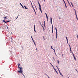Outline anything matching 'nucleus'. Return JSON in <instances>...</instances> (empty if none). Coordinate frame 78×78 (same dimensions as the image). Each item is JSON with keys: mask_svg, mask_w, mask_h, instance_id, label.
Listing matches in <instances>:
<instances>
[{"mask_svg": "<svg viewBox=\"0 0 78 78\" xmlns=\"http://www.w3.org/2000/svg\"><path fill=\"white\" fill-rule=\"evenodd\" d=\"M22 68L21 67H20V71H19V73H20L21 74H22L23 76H24V75L23 74V71L22 70Z\"/></svg>", "mask_w": 78, "mask_h": 78, "instance_id": "1", "label": "nucleus"}, {"mask_svg": "<svg viewBox=\"0 0 78 78\" xmlns=\"http://www.w3.org/2000/svg\"><path fill=\"white\" fill-rule=\"evenodd\" d=\"M32 6L33 9H34V11L35 15H36V11H35V9H34V7H33V5H32Z\"/></svg>", "mask_w": 78, "mask_h": 78, "instance_id": "2", "label": "nucleus"}, {"mask_svg": "<svg viewBox=\"0 0 78 78\" xmlns=\"http://www.w3.org/2000/svg\"><path fill=\"white\" fill-rule=\"evenodd\" d=\"M63 2H64V4L65 5V7L66 8H67V5H66V2H65V1H64V0H63Z\"/></svg>", "mask_w": 78, "mask_h": 78, "instance_id": "3", "label": "nucleus"}, {"mask_svg": "<svg viewBox=\"0 0 78 78\" xmlns=\"http://www.w3.org/2000/svg\"><path fill=\"white\" fill-rule=\"evenodd\" d=\"M39 9L41 11V13H42V9H41V6H39Z\"/></svg>", "mask_w": 78, "mask_h": 78, "instance_id": "4", "label": "nucleus"}, {"mask_svg": "<svg viewBox=\"0 0 78 78\" xmlns=\"http://www.w3.org/2000/svg\"><path fill=\"white\" fill-rule=\"evenodd\" d=\"M45 15L46 16V18H47V21H48V16H47V13H45Z\"/></svg>", "mask_w": 78, "mask_h": 78, "instance_id": "5", "label": "nucleus"}, {"mask_svg": "<svg viewBox=\"0 0 78 78\" xmlns=\"http://www.w3.org/2000/svg\"><path fill=\"white\" fill-rule=\"evenodd\" d=\"M55 30L56 31V38H57V29H56V27H55Z\"/></svg>", "mask_w": 78, "mask_h": 78, "instance_id": "6", "label": "nucleus"}, {"mask_svg": "<svg viewBox=\"0 0 78 78\" xmlns=\"http://www.w3.org/2000/svg\"><path fill=\"white\" fill-rule=\"evenodd\" d=\"M50 20L51 24H52V18H51V17L50 18Z\"/></svg>", "mask_w": 78, "mask_h": 78, "instance_id": "7", "label": "nucleus"}, {"mask_svg": "<svg viewBox=\"0 0 78 78\" xmlns=\"http://www.w3.org/2000/svg\"><path fill=\"white\" fill-rule=\"evenodd\" d=\"M54 70H55V72L58 74V72H57V71H56V70L55 69V68H54Z\"/></svg>", "mask_w": 78, "mask_h": 78, "instance_id": "8", "label": "nucleus"}, {"mask_svg": "<svg viewBox=\"0 0 78 78\" xmlns=\"http://www.w3.org/2000/svg\"><path fill=\"white\" fill-rule=\"evenodd\" d=\"M20 5L21 6H22V8H24V7H23V5H22V4H21V3L20 2Z\"/></svg>", "mask_w": 78, "mask_h": 78, "instance_id": "9", "label": "nucleus"}, {"mask_svg": "<svg viewBox=\"0 0 78 78\" xmlns=\"http://www.w3.org/2000/svg\"><path fill=\"white\" fill-rule=\"evenodd\" d=\"M10 22L9 21H7L6 22L4 21V22H5V23H6L7 22Z\"/></svg>", "mask_w": 78, "mask_h": 78, "instance_id": "10", "label": "nucleus"}, {"mask_svg": "<svg viewBox=\"0 0 78 78\" xmlns=\"http://www.w3.org/2000/svg\"><path fill=\"white\" fill-rule=\"evenodd\" d=\"M66 37V40H67V43H68V44H69V43H68V39H67V37Z\"/></svg>", "mask_w": 78, "mask_h": 78, "instance_id": "11", "label": "nucleus"}, {"mask_svg": "<svg viewBox=\"0 0 78 78\" xmlns=\"http://www.w3.org/2000/svg\"><path fill=\"white\" fill-rule=\"evenodd\" d=\"M70 3L71 5H72V6H73V4L72 3V2H71Z\"/></svg>", "mask_w": 78, "mask_h": 78, "instance_id": "12", "label": "nucleus"}, {"mask_svg": "<svg viewBox=\"0 0 78 78\" xmlns=\"http://www.w3.org/2000/svg\"><path fill=\"white\" fill-rule=\"evenodd\" d=\"M7 17V16H6V17H3V18H4V19L5 20L6 19Z\"/></svg>", "mask_w": 78, "mask_h": 78, "instance_id": "13", "label": "nucleus"}, {"mask_svg": "<svg viewBox=\"0 0 78 78\" xmlns=\"http://www.w3.org/2000/svg\"><path fill=\"white\" fill-rule=\"evenodd\" d=\"M24 7L25 9H28V8H27V7H26V6H25V5Z\"/></svg>", "mask_w": 78, "mask_h": 78, "instance_id": "14", "label": "nucleus"}, {"mask_svg": "<svg viewBox=\"0 0 78 78\" xmlns=\"http://www.w3.org/2000/svg\"><path fill=\"white\" fill-rule=\"evenodd\" d=\"M60 74L61 75V76H63V75H62V73H60Z\"/></svg>", "mask_w": 78, "mask_h": 78, "instance_id": "15", "label": "nucleus"}, {"mask_svg": "<svg viewBox=\"0 0 78 78\" xmlns=\"http://www.w3.org/2000/svg\"><path fill=\"white\" fill-rule=\"evenodd\" d=\"M38 4H39V6H41V4H40V3H39V2H38Z\"/></svg>", "mask_w": 78, "mask_h": 78, "instance_id": "16", "label": "nucleus"}, {"mask_svg": "<svg viewBox=\"0 0 78 78\" xmlns=\"http://www.w3.org/2000/svg\"><path fill=\"white\" fill-rule=\"evenodd\" d=\"M57 61L58 62V64H59V60H57Z\"/></svg>", "mask_w": 78, "mask_h": 78, "instance_id": "17", "label": "nucleus"}, {"mask_svg": "<svg viewBox=\"0 0 78 78\" xmlns=\"http://www.w3.org/2000/svg\"><path fill=\"white\" fill-rule=\"evenodd\" d=\"M75 12V14H76V10H75V9H74Z\"/></svg>", "mask_w": 78, "mask_h": 78, "instance_id": "18", "label": "nucleus"}, {"mask_svg": "<svg viewBox=\"0 0 78 78\" xmlns=\"http://www.w3.org/2000/svg\"><path fill=\"white\" fill-rule=\"evenodd\" d=\"M36 27V25H35L34 26V29H35V28Z\"/></svg>", "mask_w": 78, "mask_h": 78, "instance_id": "19", "label": "nucleus"}, {"mask_svg": "<svg viewBox=\"0 0 78 78\" xmlns=\"http://www.w3.org/2000/svg\"><path fill=\"white\" fill-rule=\"evenodd\" d=\"M52 33H53V29H52Z\"/></svg>", "mask_w": 78, "mask_h": 78, "instance_id": "20", "label": "nucleus"}, {"mask_svg": "<svg viewBox=\"0 0 78 78\" xmlns=\"http://www.w3.org/2000/svg\"><path fill=\"white\" fill-rule=\"evenodd\" d=\"M51 66L53 67V69H54V66H53V65H52V64H51Z\"/></svg>", "mask_w": 78, "mask_h": 78, "instance_id": "21", "label": "nucleus"}, {"mask_svg": "<svg viewBox=\"0 0 78 78\" xmlns=\"http://www.w3.org/2000/svg\"><path fill=\"white\" fill-rule=\"evenodd\" d=\"M74 59H75V61H76V58H75V57L74 56Z\"/></svg>", "mask_w": 78, "mask_h": 78, "instance_id": "22", "label": "nucleus"}, {"mask_svg": "<svg viewBox=\"0 0 78 78\" xmlns=\"http://www.w3.org/2000/svg\"><path fill=\"white\" fill-rule=\"evenodd\" d=\"M56 67L57 68V69H58V71H60V70H59V68H58V67L57 66H56Z\"/></svg>", "mask_w": 78, "mask_h": 78, "instance_id": "23", "label": "nucleus"}, {"mask_svg": "<svg viewBox=\"0 0 78 78\" xmlns=\"http://www.w3.org/2000/svg\"><path fill=\"white\" fill-rule=\"evenodd\" d=\"M52 29H53V25H52Z\"/></svg>", "mask_w": 78, "mask_h": 78, "instance_id": "24", "label": "nucleus"}, {"mask_svg": "<svg viewBox=\"0 0 78 78\" xmlns=\"http://www.w3.org/2000/svg\"><path fill=\"white\" fill-rule=\"evenodd\" d=\"M43 38L44 41H45V38H44V36H43Z\"/></svg>", "mask_w": 78, "mask_h": 78, "instance_id": "25", "label": "nucleus"}, {"mask_svg": "<svg viewBox=\"0 0 78 78\" xmlns=\"http://www.w3.org/2000/svg\"><path fill=\"white\" fill-rule=\"evenodd\" d=\"M51 49H53V48L52 47V46H51Z\"/></svg>", "mask_w": 78, "mask_h": 78, "instance_id": "26", "label": "nucleus"}, {"mask_svg": "<svg viewBox=\"0 0 78 78\" xmlns=\"http://www.w3.org/2000/svg\"><path fill=\"white\" fill-rule=\"evenodd\" d=\"M53 50H54V51L55 54H56V52H55V49H53Z\"/></svg>", "mask_w": 78, "mask_h": 78, "instance_id": "27", "label": "nucleus"}, {"mask_svg": "<svg viewBox=\"0 0 78 78\" xmlns=\"http://www.w3.org/2000/svg\"><path fill=\"white\" fill-rule=\"evenodd\" d=\"M40 22V24L41 25H42V24H41V22L39 21Z\"/></svg>", "mask_w": 78, "mask_h": 78, "instance_id": "28", "label": "nucleus"}, {"mask_svg": "<svg viewBox=\"0 0 78 78\" xmlns=\"http://www.w3.org/2000/svg\"><path fill=\"white\" fill-rule=\"evenodd\" d=\"M68 3H69V4L70 5V3H69V1L68 0H67Z\"/></svg>", "mask_w": 78, "mask_h": 78, "instance_id": "29", "label": "nucleus"}, {"mask_svg": "<svg viewBox=\"0 0 78 78\" xmlns=\"http://www.w3.org/2000/svg\"><path fill=\"white\" fill-rule=\"evenodd\" d=\"M30 2L31 4V5H32V6H33V5H32V3L31 2V1H30Z\"/></svg>", "mask_w": 78, "mask_h": 78, "instance_id": "30", "label": "nucleus"}, {"mask_svg": "<svg viewBox=\"0 0 78 78\" xmlns=\"http://www.w3.org/2000/svg\"><path fill=\"white\" fill-rule=\"evenodd\" d=\"M75 15H76V17H77V15H76V13Z\"/></svg>", "mask_w": 78, "mask_h": 78, "instance_id": "31", "label": "nucleus"}, {"mask_svg": "<svg viewBox=\"0 0 78 78\" xmlns=\"http://www.w3.org/2000/svg\"><path fill=\"white\" fill-rule=\"evenodd\" d=\"M70 51H72V49H71V48H70Z\"/></svg>", "mask_w": 78, "mask_h": 78, "instance_id": "32", "label": "nucleus"}, {"mask_svg": "<svg viewBox=\"0 0 78 78\" xmlns=\"http://www.w3.org/2000/svg\"><path fill=\"white\" fill-rule=\"evenodd\" d=\"M72 54L73 55V57H74V56H75V55H74V54H73V53Z\"/></svg>", "mask_w": 78, "mask_h": 78, "instance_id": "33", "label": "nucleus"}, {"mask_svg": "<svg viewBox=\"0 0 78 78\" xmlns=\"http://www.w3.org/2000/svg\"><path fill=\"white\" fill-rule=\"evenodd\" d=\"M18 66H20V64H18Z\"/></svg>", "mask_w": 78, "mask_h": 78, "instance_id": "34", "label": "nucleus"}, {"mask_svg": "<svg viewBox=\"0 0 78 78\" xmlns=\"http://www.w3.org/2000/svg\"><path fill=\"white\" fill-rule=\"evenodd\" d=\"M75 70H76V71L77 72H78V71L77 70V69H75Z\"/></svg>", "mask_w": 78, "mask_h": 78, "instance_id": "35", "label": "nucleus"}, {"mask_svg": "<svg viewBox=\"0 0 78 78\" xmlns=\"http://www.w3.org/2000/svg\"><path fill=\"white\" fill-rule=\"evenodd\" d=\"M18 69H20V67H19V66H18Z\"/></svg>", "mask_w": 78, "mask_h": 78, "instance_id": "36", "label": "nucleus"}, {"mask_svg": "<svg viewBox=\"0 0 78 78\" xmlns=\"http://www.w3.org/2000/svg\"><path fill=\"white\" fill-rule=\"evenodd\" d=\"M44 27H45V24H44Z\"/></svg>", "mask_w": 78, "mask_h": 78, "instance_id": "37", "label": "nucleus"}, {"mask_svg": "<svg viewBox=\"0 0 78 78\" xmlns=\"http://www.w3.org/2000/svg\"><path fill=\"white\" fill-rule=\"evenodd\" d=\"M34 44L36 46V44L35 43V42H34Z\"/></svg>", "mask_w": 78, "mask_h": 78, "instance_id": "38", "label": "nucleus"}, {"mask_svg": "<svg viewBox=\"0 0 78 78\" xmlns=\"http://www.w3.org/2000/svg\"><path fill=\"white\" fill-rule=\"evenodd\" d=\"M69 47H70V48H71V47H70V45L69 44Z\"/></svg>", "mask_w": 78, "mask_h": 78, "instance_id": "39", "label": "nucleus"}, {"mask_svg": "<svg viewBox=\"0 0 78 78\" xmlns=\"http://www.w3.org/2000/svg\"><path fill=\"white\" fill-rule=\"evenodd\" d=\"M76 19L77 20H78V17H76Z\"/></svg>", "mask_w": 78, "mask_h": 78, "instance_id": "40", "label": "nucleus"}, {"mask_svg": "<svg viewBox=\"0 0 78 78\" xmlns=\"http://www.w3.org/2000/svg\"><path fill=\"white\" fill-rule=\"evenodd\" d=\"M34 31H35V32H36V31L35 30V29H34Z\"/></svg>", "mask_w": 78, "mask_h": 78, "instance_id": "41", "label": "nucleus"}, {"mask_svg": "<svg viewBox=\"0 0 78 78\" xmlns=\"http://www.w3.org/2000/svg\"><path fill=\"white\" fill-rule=\"evenodd\" d=\"M44 24H45V21H44Z\"/></svg>", "mask_w": 78, "mask_h": 78, "instance_id": "42", "label": "nucleus"}, {"mask_svg": "<svg viewBox=\"0 0 78 78\" xmlns=\"http://www.w3.org/2000/svg\"><path fill=\"white\" fill-rule=\"evenodd\" d=\"M45 30V29H44V28L43 27V31H44Z\"/></svg>", "mask_w": 78, "mask_h": 78, "instance_id": "43", "label": "nucleus"}, {"mask_svg": "<svg viewBox=\"0 0 78 78\" xmlns=\"http://www.w3.org/2000/svg\"><path fill=\"white\" fill-rule=\"evenodd\" d=\"M31 38H32V39H33V37H32V36H31Z\"/></svg>", "mask_w": 78, "mask_h": 78, "instance_id": "44", "label": "nucleus"}, {"mask_svg": "<svg viewBox=\"0 0 78 78\" xmlns=\"http://www.w3.org/2000/svg\"><path fill=\"white\" fill-rule=\"evenodd\" d=\"M59 73H61V72H60V71H58Z\"/></svg>", "mask_w": 78, "mask_h": 78, "instance_id": "45", "label": "nucleus"}, {"mask_svg": "<svg viewBox=\"0 0 78 78\" xmlns=\"http://www.w3.org/2000/svg\"><path fill=\"white\" fill-rule=\"evenodd\" d=\"M17 18H18V16L17 17L16 19H17Z\"/></svg>", "mask_w": 78, "mask_h": 78, "instance_id": "46", "label": "nucleus"}, {"mask_svg": "<svg viewBox=\"0 0 78 78\" xmlns=\"http://www.w3.org/2000/svg\"><path fill=\"white\" fill-rule=\"evenodd\" d=\"M17 18H18V16L17 17L16 19H17Z\"/></svg>", "mask_w": 78, "mask_h": 78, "instance_id": "47", "label": "nucleus"}, {"mask_svg": "<svg viewBox=\"0 0 78 78\" xmlns=\"http://www.w3.org/2000/svg\"><path fill=\"white\" fill-rule=\"evenodd\" d=\"M11 39H12V37H11Z\"/></svg>", "mask_w": 78, "mask_h": 78, "instance_id": "48", "label": "nucleus"}, {"mask_svg": "<svg viewBox=\"0 0 78 78\" xmlns=\"http://www.w3.org/2000/svg\"><path fill=\"white\" fill-rule=\"evenodd\" d=\"M32 40H33V42H34V40H33V39Z\"/></svg>", "mask_w": 78, "mask_h": 78, "instance_id": "49", "label": "nucleus"}, {"mask_svg": "<svg viewBox=\"0 0 78 78\" xmlns=\"http://www.w3.org/2000/svg\"><path fill=\"white\" fill-rule=\"evenodd\" d=\"M32 40H33V42H34V40H33V39Z\"/></svg>", "mask_w": 78, "mask_h": 78, "instance_id": "50", "label": "nucleus"}, {"mask_svg": "<svg viewBox=\"0 0 78 78\" xmlns=\"http://www.w3.org/2000/svg\"><path fill=\"white\" fill-rule=\"evenodd\" d=\"M36 51H37V48H36Z\"/></svg>", "mask_w": 78, "mask_h": 78, "instance_id": "51", "label": "nucleus"}, {"mask_svg": "<svg viewBox=\"0 0 78 78\" xmlns=\"http://www.w3.org/2000/svg\"><path fill=\"white\" fill-rule=\"evenodd\" d=\"M5 20H3L4 22H5Z\"/></svg>", "mask_w": 78, "mask_h": 78, "instance_id": "52", "label": "nucleus"}, {"mask_svg": "<svg viewBox=\"0 0 78 78\" xmlns=\"http://www.w3.org/2000/svg\"><path fill=\"white\" fill-rule=\"evenodd\" d=\"M41 25L42 26V27H43V25Z\"/></svg>", "mask_w": 78, "mask_h": 78, "instance_id": "53", "label": "nucleus"}, {"mask_svg": "<svg viewBox=\"0 0 78 78\" xmlns=\"http://www.w3.org/2000/svg\"><path fill=\"white\" fill-rule=\"evenodd\" d=\"M35 8H36V9H37V8H36V7H35Z\"/></svg>", "mask_w": 78, "mask_h": 78, "instance_id": "54", "label": "nucleus"}, {"mask_svg": "<svg viewBox=\"0 0 78 78\" xmlns=\"http://www.w3.org/2000/svg\"><path fill=\"white\" fill-rule=\"evenodd\" d=\"M59 19H61L59 17Z\"/></svg>", "mask_w": 78, "mask_h": 78, "instance_id": "55", "label": "nucleus"}, {"mask_svg": "<svg viewBox=\"0 0 78 78\" xmlns=\"http://www.w3.org/2000/svg\"><path fill=\"white\" fill-rule=\"evenodd\" d=\"M18 72H19V71H18Z\"/></svg>", "mask_w": 78, "mask_h": 78, "instance_id": "56", "label": "nucleus"}, {"mask_svg": "<svg viewBox=\"0 0 78 78\" xmlns=\"http://www.w3.org/2000/svg\"><path fill=\"white\" fill-rule=\"evenodd\" d=\"M62 55H63V54H62Z\"/></svg>", "mask_w": 78, "mask_h": 78, "instance_id": "57", "label": "nucleus"}, {"mask_svg": "<svg viewBox=\"0 0 78 78\" xmlns=\"http://www.w3.org/2000/svg\"><path fill=\"white\" fill-rule=\"evenodd\" d=\"M44 0V1H45V0Z\"/></svg>", "mask_w": 78, "mask_h": 78, "instance_id": "58", "label": "nucleus"}]
</instances>
